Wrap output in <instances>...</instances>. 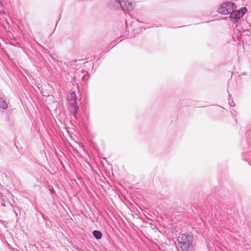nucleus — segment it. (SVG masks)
<instances>
[{"instance_id":"1","label":"nucleus","mask_w":251,"mask_h":251,"mask_svg":"<svg viewBox=\"0 0 251 251\" xmlns=\"http://www.w3.org/2000/svg\"><path fill=\"white\" fill-rule=\"evenodd\" d=\"M193 239V236L188 233L179 234L177 240L181 251H188L192 245Z\"/></svg>"},{"instance_id":"2","label":"nucleus","mask_w":251,"mask_h":251,"mask_svg":"<svg viewBox=\"0 0 251 251\" xmlns=\"http://www.w3.org/2000/svg\"><path fill=\"white\" fill-rule=\"evenodd\" d=\"M108 5L111 9L121 8L124 11L131 10L134 8L135 6L134 3L128 0H110Z\"/></svg>"},{"instance_id":"3","label":"nucleus","mask_w":251,"mask_h":251,"mask_svg":"<svg viewBox=\"0 0 251 251\" xmlns=\"http://www.w3.org/2000/svg\"><path fill=\"white\" fill-rule=\"evenodd\" d=\"M236 8L235 4L232 0L228 1L227 2H224L222 3L220 7L218 8L217 11L219 13L223 15L230 14L233 10Z\"/></svg>"},{"instance_id":"4","label":"nucleus","mask_w":251,"mask_h":251,"mask_svg":"<svg viewBox=\"0 0 251 251\" xmlns=\"http://www.w3.org/2000/svg\"><path fill=\"white\" fill-rule=\"evenodd\" d=\"M246 11L247 9L246 8H242L240 10H238L235 9L230 13L229 18L234 24H237V23H236L237 20L242 18Z\"/></svg>"},{"instance_id":"5","label":"nucleus","mask_w":251,"mask_h":251,"mask_svg":"<svg viewBox=\"0 0 251 251\" xmlns=\"http://www.w3.org/2000/svg\"><path fill=\"white\" fill-rule=\"evenodd\" d=\"M75 100L71 103L70 106V112L75 119H77V113L79 109V107L76 101V97Z\"/></svg>"},{"instance_id":"6","label":"nucleus","mask_w":251,"mask_h":251,"mask_svg":"<svg viewBox=\"0 0 251 251\" xmlns=\"http://www.w3.org/2000/svg\"><path fill=\"white\" fill-rule=\"evenodd\" d=\"M92 233L94 237L97 240L100 239L102 237V233L99 230H94Z\"/></svg>"},{"instance_id":"7","label":"nucleus","mask_w":251,"mask_h":251,"mask_svg":"<svg viewBox=\"0 0 251 251\" xmlns=\"http://www.w3.org/2000/svg\"><path fill=\"white\" fill-rule=\"evenodd\" d=\"M0 108L6 109L8 108V105L5 100L0 98Z\"/></svg>"},{"instance_id":"8","label":"nucleus","mask_w":251,"mask_h":251,"mask_svg":"<svg viewBox=\"0 0 251 251\" xmlns=\"http://www.w3.org/2000/svg\"><path fill=\"white\" fill-rule=\"evenodd\" d=\"M0 13L4 14H5V12L4 11V9H3V6L0 1Z\"/></svg>"},{"instance_id":"9","label":"nucleus","mask_w":251,"mask_h":251,"mask_svg":"<svg viewBox=\"0 0 251 251\" xmlns=\"http://www.w3.org/2000/svg\"><path fill=\"white\" fill-rule=\"evenodd\" d=\"M2 205H3V206L5 205L3 203H2Z\"/></svg>"}]
</instances>
